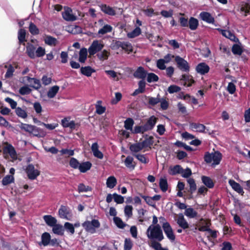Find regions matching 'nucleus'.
<instances>
[{
	"instance_id": "nucleus-1",
	"label": "nucleus",
	"mask_w": 250,
	"mask_h": 250,
	"mask_svg": "<svg viewBox=\"0 0 250 250\" xmlns=\"http://www.w3.org/2000/svg\"><path fill=\"white\" fill-rule=\"evenodd\" d=\"M147 237L150 239H156L161 241L164 239L162 230L159 225H150L146 230Z\"/></svg>"
},
{
	"instance_id": "nucleus-2",
	"label": "nucleus",
	"mask_w": 250,
	"mask_h": 250,
	"mask_svg": "<svg viewBox=\"0 0 250 250\" xmlns=\"http://www.w3.org/2000/svg\"><path fill=\"white\" fill-rule=\"evenodd\" d=\"M221 158V154L218 151L211 153L206 152L204 156V160L207 163H211L213 162L212 165L214 166L220 163Z\"/></svg>"
},
{
	"instance_id": "nucleus-3",
	"label": "nucleus",
	"mask_w": 250,
	"mask_h": 250,
	"mask_svg": "<svg viewBox=\"0 0 250 250\" xmlns=\"http://www.w3.org/2000/svg\"><path fill=\"white\" fill-rule=\"evenodd\" d=\"M86 231L93 234L96 232V229L100 227V223L98 220L93 219L91 221H86L82 224Z\"/></svg>"
},
{
	"instance_id": "nucleus-4",
	"label": "nucleus",
	"mask_w": 250,
	"mask_h": 250,
	"mask_svg": "<svg viewBox=\"0 0 250 250\" xmlns=\"http://www.w3.org/2000/svg\"><path fill=\"white\" fill-rule=\"evenodd\" d=\"M104 47V44L102 41L94 40L88 49V51L90 56H93L99 52Z\"/></svg>"
},
{
	"instance_id": "nucleus-5",
	"label": "nucleus",
	"mask_w": 250,
	"mask_h": 250,
	"mask_svg": "<svg viewBox=\"0 0 250 250\" xmlns=\"http://www.w3.org/2000/svg\"><path fill=\"white\" fill-rule=\"evenodd\" d=\"M177 67L182 71L188 72L190 69V66L188 62L179 56L175 57Z\"/></svg>"
},
{
	"instance_id": "nucleus-6",
	"label": "nucleus",
	"mask_w": 250,
	"mask_h": 250,
	"mask_svg": "<svg viewBox=\"0 0 250 250\" xmlns=\"http://www.w3.org/2000/svg\"><path fill=\"white\" fill-rule=\"evenodd\" d=\"M59 216L62 219L71 220L72 214L70 208L65 206L62 205L58 211Z\"/></svg>"
},
{
	"instance_id": "nucleus-7",
	"label": "nucleus",
	"mask_w": 250,
	"mask_h": 250,
	"mask_svg": "<svg viewBox=\"0 0 250 250\" xmlns=\"http://www.w3.org/2000/svg\"><path fill=\"white\" fill-rule=\"evenodd\" d=\"M28 178L30 180H35L40 175V171L35 168L32 164L28 165L25 169Z\"/></svg>"
},
{
	"instance_id": "nucleus-8",
	"label": "nucleus",
	"mask_w": 250,
	"mask_h": 250,
	"mask_svg": "<svg viewBox=\"0 0 250 250\" xmlns=\"http://www.w3.org/2000/svg\"><path fill=\"white\" fill-rule=\"evenodd\" d=\"M62 16L64 20L68 21H73L77 20V16L73 13L72 10L69 7L65 8L62 12Z\"/></svg>"
},
{
	"instance_id": "nucleus-9",
	"label": "nucleus",
	"mask_w": 250,
	"mask_h": 250,
	"mask_svg": "<svg viewBox=\"0 0 250 250\" xmlns=\"http://www.w3.org/2000/svg\"><path fill=\"white\" fill-rule=\"evenodd\" d=\"M162 227L167 237L172 242L175 241V236L170 224L168 222H166L163 224Z\"/></svg>"
},
{
	"instance_id": "nucleus-10",
	"label": "nucleus",
	"mask_w": 250,
	"mask_h": 250,
	"mask_svg": "<svg viewBox=\"0 0 250 250\" xmlns=\"http://www.w3.org/2000/svg\"><path fill=\"white\" fill-rule=\"evenodd\" d=\"M115 46L119 48H122L125 51L127 52L128 53L133 51V47L132 44L128 42H121V41H116L115 42Z\"/></svg>"
},
{
	"instance_id": "nucleus-11",
	"label": "nucleus",
	"mask_w": 250,
	"mask_h": 250,
	"mask_svg": "<svg viewBox=\"0 0 250 250\" xmlns=\"http://www.w3.org/2000/svg\"><path fill=\"white\" fill-rule=\"evenodd\" d=\"M200 18L203 21L208 23L213 24L215 20L213 17L208 12H202L199 14Z\"/></svg>"
},
{
	"instance_id": "nucleus-12",
	"label": "nucleus",
	"mask_w": 250,
	"mask_h": 250,
	"mask_svg": "<svg viewBox=\"0 0 250 250\" xmlns=\"http://www.w3.org/2000/svg\"><path fill=\"white\" fill-rule=\"evenodd\" d=\"M176 221L179 226L183 229H185L189 228V225L182 213H179L178 215V217Z\"/></svg>"
},
{
	"instance_id": "nucleus-13",
	"label": "nucleus",
	"mask_w": 250,
	"mask_h": 250,
	"mask_svg": "<svg viewBox=\"0 0 250 250\" xmlns=\"http://www.w3.org/2000/svg\"><path fill=\"white\" fill-rule=\"evenodd\" d=\"M157 120V118L154 116H151L147 120V121L144 125L147 131L152 130L154 128Z\"/></svg>"
},
{
	"instance_id": "nucleus-14",
	"label": "nucleus",
	"mask_w": 250,
	"mask_h": 250,
	"mask_svg": "<svg viewBox=\"0 0 250 250\" xmlns=\"http://www.w3.org/2000/svg\"><path fill=\"white\" fill-rule=\"evenodd\" d=\"M147 75V72L145 70L144 67L140 66L138 67L136 70L133 73V76L137 79L144 80Z\"/></svg>"
},
{
	"instance_id": "nucleus-15",
	"label": "nucleus",
	"mask_w": 250,
	"mask_h": 250,
	"mask_svg": "<svg viewBox=\"0 0 250 250\" xmlns=\"http://www.w3.org/2000/svg\"><path fill=\"white\" fill-rule=\"evenodd\" d=\"M3 153H8L13 159H16L17 158V153L14 147L10 144H7L3 148Z\"/></svg>"
},
{
	"instance_id": "nucleus-16",
	"label": "nucleus",
	"mask_w": 250,
	"mask_h": 250,
	"mask_svg": "<svg viewBox=\"0 0 250 250\" xmlns=\"http://www.w3.org/2000/svg\"><path fill=\"white\" fill-rule=\"evenodd\" d=\"M229 183L234 190L239 194L243 195L244 191L243 188L239 183L236 182L233 180H229Z\"/></svg>"
},
{
	"instance_id": "nucleus-17",
	"label": "nucleus",
	"mask_w": 250,
	"mask_h": 250,
	"mask_svg": "<svg viewBox=\"0 0 250 250\" xmlns=\"http://www.w3.org/2000/svg\"><path fill=\"white\" fill-rule=\"evenodd\" d=\"M209 67L204 62L200 63L196 67V71L201 75H204L207 73L209 71Z\"/></svg>"
},
{
	"instance_id": "nucleus-18",
	"label": "nucleus",
	"mask_w": 250,
	"mask_h": 250,
	"mask_svg": "<svg viewBox=\"0 0 250 250\" xmlns=\"http://www.w3.org/2000/svg\"><path fill=\"white\" fill-rule=\"evenodd\" d=\"M91 150L93 155L100 159H102L104 157L103 153L99 150V146L97 143H94L92 145Z\"/></svg>"
},
{
	"instance_id": "nucleus-19",
	"label": "nucleus",
	"mask_w": 250,
	"mask_h": 250,
	"mask_svg": "<svg viewBox=\"0 0 250 250\" xmlns=\"http://www.w3.org/2000/svg\"><path fill=\"white\" fill-rule=\"evenodd\" d=\"M43 219L46 224L50 227H52L57 223V220L50 215H44Z\"/></svg>"
},
{
	"instance_id": "nucleus-20",
	"label": "nucleus",
	"mask_w": 250,
	"mask_h": 250,
	"mask_svg": "<svg viewBox=\"0 0 250 250\" xmlns=\"http://www.w3.org/2000/svg\"><path fill=\"white\" fill-rule=\"evenodd\" d=\"M189 127L192 130L200 132H204L206 128V126L204 125L195 123H190Z\"/></svg>"
},
{
	"instance_id": "nucleus-21",
	"label": "nucleus",
	"mask_w": 250,
	"mask_h": 250,
	"mask_svg": "<svg viewBox=\"0 0 250 250\" xmlns=\"http://www.w3.org/2000/svg\"><path fill=\"white\" fill-rule=\"evenodd\" d=\"M101 10L105 14L110 15L114 16L116 14L115 11L114 9L105 4H102L100 6Z\"/></svg>"
},
{
	"instance_id": "nucleus-22",
	"label": "nucleus",
	"mask_w": 250,
	"mask_h": 250,
	"mask_svg": "<svg viewBox=\"0 0 250 250\" xmlns=\"http://www.w3.org/2000/svg\"><path fill=\"white\" fill-rule=\"evenodd\" d=\"M51 236L48 232H44L42 235V241L39 243V245H43L44 246L48 245L50 244Z\"/></svg>"
},
{
	"instance_id": "nucleus-23",
	"label": "nucleus",
	"mask_w": 250,
	"mask_h": 250,
	"mask_svg": "<svg viewBox=\"0 0 250 250\" xmlns=\"http://www.w3.org/2000/svg\"><path fill=\"white\" fill-rule=\"evenodd\" d=\"M125 166L131 170H133L136 166V164L133 162V158L131 156H128L125 161Z\"/></svg>"
},
{
	"instance_id": "nucleus-24",
	"label": "nucleus",
	"mask_w": 250,
	"mask_h": 250,
	"mask_svg": "<svg viewBox=\"0 0 250 250\" xmlns=\"http://www.w3.org/2000/svg\"><path fill=\"white\" fill-rule=\"evenodd\" d=\"M81 73L87 77H90L91 74L95 72V70L92 68L90 66H87L82 67L80 69Z\"/></svg>"
},
{
	"instance_id": "nucleus-25",
	"label": "nucleus",
	"mask_w": 250,
	"mask_h": 250,
	"mask_svg": "<svg viewBox=\"0 0 250 250\" xmlns=\"http://www.w3.org/2000/svg\"><path fill=\"white\" fill-rule=\"evenodd\" d=\"M30 134L38 137H43L45 136V133L42 129L34 125L32 129Z\"/></svg>"
},
{
	"instance_id": "nucleus-26",
	"label": "nucleus",
	"mask_w": 250,
	"mask_h": 250,
	"mask_svg": "<svg viewBox=\"0 0 250 250\" xmlns=\"http://www.w3.org/2000/svg\"><path fill=\"white\" fill-rule=\"evenodd\" d=\"M91 167L92 164L90 162H85L80 163L78 169L81 172L84 173L89 170Z\"/></svg>"
},
{
	"instance_id": "nucleus-27",
	"label": "nucleus",
	"mask_w": 250,
	"mask_h": 250,
	"mask_svg": "<svg viewBox=\"0 0 250 250\" xmlns=\"http://www.w3.org/2000/svg\"><path fill=\"white\" fill-rule=\"evenodd\" d=\"M181 80L185 81L184 85H187L188 87L191 86L192 84L194 83L192 77L186 74L182 75Z\"/></svg>"
},
{
	"instance_id": "nucleus-28",
	"label": "nucleus",
	"mask_w": 250,
	"mask_h": 250,
	"mask_svg": "<svg viewBox=\"0 0 250 250\" xmlns=\"http://www.w3.org/2000/svg\"><path fill=\"white\" fill-rule=\"evenodd\" d=\"M199 25V21L198 20L194 17H190L188 21L189 28L191 30H196Z\"/></svg>"
},
{
	"instance_id": "nucleus-29",
	"label": "nucleus",
	"mask_w": 250,
	"mask_h": 250,
	"mask_svg": "<svg viewBox=\"0 0 250 250\" xmlns=\"http://www.w3.org/2000/svg\"><path fill=\"white\" fill-rule=\"evenodd\" d=\"M189 188L188 191L192 194L197 189V186L195 180L192 178H189L187 180Z\"/></svg>"
},
{
	"instance_id": "nucleus-30",
	"label": "nucleus",
	"mask_w": 250,
	"mask_h": 250,
	"mask_svg": "<svg viewBox=\"0 0 250 250\" xmlns=\"http://www.w3.org/2000/svg\"><path fill=\"white\" fill-rule=\"evenodd\" d=\"M117 181L114 176H109L106 180V185L109 188H114L117 185Z\"/></svg>"
},
{
	"instance_id": "nucleus-31",
	"label": "nucleus",
	"mask_w": 250,
	"mask_h": 250,
	"mask_svg": "<svg viewBox=\"0 0 250 250\" xmlns=\"http://www.w3.org/2000/svg\"><path fill=\"white\" fill-rule=\"evenodd\" d=\"M88 50L85 48H82L79 52V61L83 63L85 62L87 56Z\"/></svg>"
},
{
	"instance_id": "nucleus-32",
	"label": "nucleus",
	"mask_w": 250,
	"mask_h": 250,
	"mask_svg": "<svg viewBox=\"0 0 250 250\" xmlns=\"http://www.w3.org/2000/svg\"><path fill=\"white\" fill-rule=\"evenodd\" d=\"M52 231L56 234L62 235L63 234L64 229L62 225L56 223L52 227Z\"/></svg>"
},
{
	"instance_id": "nucleus-33",
	"label": "nucleus",
	"mask_w": 250,
	"mask_h": 250,
	"mask_svg": "<svg viewBox=\"0 0 250 250\" xmlns=\"http://www.w3.org/2000/svg\"><path fill=\"white\" fill-rule=\"evenodd\" d=\"M36 47L32 44H28L26 46V53L28 56L31 59H34L35 55Z\"/></svg>"
},
{
	"instance_id": "nucleus-34",
	"label": "nucleus",
	"mask_w": 250,
	"mask_h": 250,
	"mask_svg": "<svg viewBox=\"0 0 250 250\" xmlns=\"http://www.w3.org/2000/svg\"><path fill=\"white\" fill-rule=\"evenodd\" d=\"M60 87L58 85H54L51 87L47 92V95L49 98H53L58 92Z\"/></svg>"
},
{
	"instance_id": "nucleus-35",
	"label": "nucleus",
	"mask_w": 250,
	"mask_h": 250,
	"mask_svg": "<svg viewBox=\"0 0 250 250\" xmlns=\"http://www.w3.org/2000/svg\"><path fill=\"white\" fill-rule=\"evenodd\" d=\"M45 43L50 46H55L58 43V42L57 40L51 36H46L44 39Z\"/></svg>"
},
{
	"instance_id": "nucleus-36",
	"label": "nucleus",
	"mask_w": 250,
	"mask_h": 250,
	"mask_svg": "<svg viewBox=\"0 0 250 250\" xmlns=\"http://www.w3.org/2000/svg\"><path fill=\"white\" fill-rule=\"evenodd\" d=\"M27 80L29 83H31L32 81L33 82L34 84L32 85V87H33L35 89H39L41 87V84L40 81L36 78H32L29 77H26Z\"/></svg>"
},
{
	"instance_id": "nucleus-37",
	"label": "nucleus",
	"mask_w": 250,
	"mask_h": 250,
	"mask_svg": "<svg viewBox=\"0 0 250 250\" xmlns=\"http://www.w3.org/2000/svg\"><path fill=\"white\" fill-rule=\"evenodd\" d=\"M202 182L209 188L214 187V183L210 178L209 177L203 176L201 178Z\"/></svg>"
},
{
	"instance_id": "nucleus-38",
	"label": "nucleus",
	"mask_w": 250,
	"mask_h": 250,
	"mask_svg": "<svg viewBox=\"0 0 250 250\" xmlns=\"http://www.w3.org/2000/svg\"><path fill=\"white\" fill-rule=\"evenodd\" d=\"M143 149L140 142L131 145L129 146V149L132 153H137Z\"/></svg>"
},
{
	"instance_id": "nucleus-39",
	"label": "nucleus",
	"mask_w": 250,
	"mask_h": 250,
	"mask_svg": "<svg viewBox=\"0 0 250 250\" xmlns=\"http://www.w3.org/2000/svg\"><path fill=\"white\" fill-rule=\"evenodd\" d=\"M143 149L147 147H150L153 143V137L150 136L146 138L142 142H140Z\"/></svg>"
},
{
	"instance_id": "nucleus-40",
	"label": "nucleus",
	"mask_w": 250,
	"mask_h": 250,
	"mask_svg": "<svg viewBox=\"0 0 250 250\" xmlns=\"http://www.w3.org/2000/svg\"><path fill=\"white\" fill-rule=\"evenodd\" d=\"M62 125L64 127H69L71 129H74L75 127V123L73 121H69L66 118L62 120Z\"/></svg>"
},
{
	"instance_id": "nucleus-41",
	"label": "nucleus",
	"mask_w": 250,
	"mask_h": 250,
	"mask_svg": "<svg viewBox=\"0 0 250 250\" xmlns=\"http://www.w3.org/2000/svg\"><path fill=\"white\" fill-rule=\"evenodd\" d=\"M186 216L190 218H193L197 216V212L192 208H188L185 211Z\"/></svg>"
},
{
	"instance_id": "nucleus-42",
	"label": "nucleus",
	"mask_w": 250,
	"mask_h": 250,
	"mask_svg": "<svg viewBox=\"0 0 250 250\" xmlns=\"http://www.w3.org/2000/svg\"><path fill=\"white\" fill-rule=\"evenodd\" d=\"M141 34V28L139 27H137L131 32H128L127 34V36L129 38H134L139 36Z\"/></svg>"
},
{
	"instance_id": "nucleus-43",
	"label": "nucleus",
	"mask_w": 250,
	"mask_h": 250,
	"mask_svg": "<svg viewBox=\"0 0 250 250\" xmlns=\"http://www.w3.org/2000/svg\"><path fill=\"white\" fill-rule=\"evenodd\" d=\"M15 113L19 117L22 119H25L27 117L26 111L20 107H18L15 109Z\"/></svg>"
},
{
	"instance_id": "nucleus-44",
	"label": "nucleus",
	"mask_w": 250,
	"mask_h": 250,
	"mask_svg": "<svg viewBox=\"0 0 250 250\" xmlns=\"http://www.w3.org/2000/svg\"><path fill=\"white\" fill-rule=\"evenodd\" d=\"M134 122L132 118H127L124 122V127L126 130H130L132 132V127Z\"/></svg>"
},
{
	"instance_id": "nucleus-45",
	"label": "nucleus",
	"mask_w": 250,
	"mask_h": 250,
	"mask_svg": "<svg viewBox=\"0 0 250 250\" xmlns=\"http://www.w3.org/2000/svg\"><path fill=\"white\" fill-rule=\"evenodd\" d=\"M110 55V52L106 50H104L97 54L98 58L101 61L107 60Z\"/></svg>"
},
{
	"instance_id": "nucleus-46",
	"label": "nucleus",
	"mask_w": 250,
	"mask_h": 250,
	"mask_svg": "<svg viewBox=\"0 0 250 250\" xmlns=\"http://www.w3.org/2000/svg\"><path fill=\"white\" fill-rule=\"evenodd\" d=\"M70 235H73L75 233V229L73 224L69 222H65L64 224V228Z\"/></svg>"
},
{
	"instance_id": "nucleus-47",
	"label": "nucleus",
	"mask_w": 250,
	"mask_h": 250,
	"mask_svg": "<svg viewBox=\"0 0 250 250\" xmlns=\"http://www.w3.org/2000/svg\"><path fill=\"white\" fill-rule=\"evenodd\" d=\"M159 187L163 192H166L168 188V184L166 178H161L159 182Z\"/></svg>"
},
{
	"instance_id": "nucleus-48",
	"label": "nucleus",
	"mask_w": 250,
	"mask_h": 250,
	"mask_svg": "<svg viewBox=\"0 0 250 250\" xmlns=\"http://www.w3.org/2000/svg\"><path fill=\"white\" fill-rule=\"evenodd\" d=\"M4 67L7 68V71L5 74V77L6 78H11L13 76V73L15 71L14 67L11 64H9V65H5Z\"/></svg>"
},
{
	"instance_id": "nucleus-49",
	"label": "nucleus",
	"mask_w": 250,
	"mask_h": 250,
	"mask_svg": "<svg viewBox=\"0 0 250 250\" xmlns=\"http://www.w3.org/2000/svg\"><path fill=\"white\" fill-rule=\"evenodd\" d=\"M218 30L221 31L222 35L224 37L230 39L231 41L234 40L235 36L230 31L226 30H221L220 29H218Z\"/></svg>"
},
{
	"instance_id": "nucleus-50",
	"label": "nucleus",
	"mask_w": 250,
	"mask_h": 250,
	"mask_svg": "<svg viewBox=\"0 0 250 250\" xmlns=\"http://www.w3.org/2000/svg\"><path fill=\"white\" fill-rule=\"evenodd\" d=\"M14 182V178L13 175H7L5 176L2 180V184L4 186H7L10 184Z\"/></svg>"
},
{
	"instance_id": "nucleus-51",
	"label": "nucleus",
	"mask_w": 250,
	"mask_h": 250,
	"mask_svg": "<svg viewBox=\"0 0 250 250\" xmlns=\"http://www.w3.org/2000/svg\"><path fill=\"white\" fill-rule=\"evenodd\" d=\"M240 11L245 14V16H247L250 13V3H244L242 4Z\"/></svg>"
},
{
	"instance_id": "nucleus-52",
	"label": "nucleus",
	"mask_w": 250,
	"mask_h": 250,
	"mask_svg": "<svg viewBox=\"0 0 250 250\" xmlns=\"http://www.w3.org/2000/svg\"><path fill=\"white\" fill-rule=\"evenodd\" d=\"M101 101H98L97 104L95 105L96 112L99 115H101L105 111V107L101 105Z\"/></svg>"
},
{
	"instance_id": "nucleus-53",
	"label": "nucleus",
	"mask_w": 250,
	"mask_h": 250,
	"mask_svg": "<svg viewBox=\"0 0 250 250\" xmlns=\"http://www.w3.org/2000/svg\"><path fill=\"white\" fill-rule=\"evenodd\" d=\"M29 30L33 35H36L39 34V29L37 26L33 22H30L29 26Z\"/></svg>"
},
{
	"instance_id": "nucleus-54",
	"label": "nucleus",
	"mask_w": 250,
	"mask_h": 250,
	"mask_svg": "<svg viewBox=\"0 0 250 250\" xmlns=\"http://www.w3.org/2000/svg\"><path fill=\"white\" fill-rule=\"evenodd\" d=\"M113 221L117 227L120 229H124L126 225V224L124 223L120 217H114Z\"/></svg>"
},
{
	"instance_id": "nucleus-55",
	"label": "nucleus",
	"mask_w": 250,
	"mask_h": 250,
	"mask_svg": "<svg viewBox=\"0 0 250 250\" xmlns=\"http://www.w3.org/2000/svg\"><path fill=\"white\" fill-rule=\"evenodd\" d=\"M146 131H147L144 125L141 126L137 125L134 127L132 133L134 134L144 133Z\"/></svg>"
},
{
	"instance_id": "nucleus-56",
	"label": "nucleus",
	"mask_w": 250,
	"mask_h": 250,
	"mask_svg": "<svg viewBox=\"0 0 250 250\" xmlns=\"http://www.w3.org/2000/svg\"><path fill=\"white\" fill-rule=\"evenodd\" d=\"M112 29V27L110 25L106 24L98 31V34L104 35L107 33L110 32Z\"/></svg>"
},
{
	"instance_id": "nucleus-57",
	"label": "nucleus",
	"mask_w": 250,
	"mask_h": 250,
	"mask_svg": "<svg viewBox=\"0 0 250 250\" xmlns=\"http://www.w3.org/2000/svg\"><path fill=\"white\" fill-rule=\"evenodd\" d=\"M147 81L148 83L156 82L159 80L158 76L153 73L147 74Z\"/></svg>"
},
{
	"instance_id": "nucleus-58",
	"label": "nucleus",
	"mask_w": 250,
	"mask_h": 250,
	"mask_svg": "<svg viewBox=\"0 0 250 250\" xmlns=\"http://www.w3.org/2000/svg\"><path fill=\"white\" fill-rule=\"evenodd\" d=\"M182 167L180 165H176L173 167L170 168V174L174 175L177 174H181L182 172Z\"/></svg>"
},
{
	"instance_id": "nucleus-59",
	"label": "nucleus",
	"mask_w": 250,
	"mask_h": 250,
	"mask_svg": "<svg viewBox=\"0 0 250 250\" xmlns=\"http://www.w3.org/2000/svg\"><path fill=\"white\" fill-rule=\"evenodd\" d=\"M33 125H29V124H24V123H21L20 125H19V127L23 130H24L25 131L29 133L30 134L31 132V130H32V128L33 127Z\"/></svg>"
},
{
	"instance_id": "nucleus-60",
	"label": "nucleus",
	"mask_w": 250,
	"mask_h": 250,
	"mask_svg": "<svg viewBox=\"0 0 250 250\" xmlns=\"http://www.w3.org/2000/svg\"><path fill=\"white\" fill-rule=\"evenodd\" d=\"M133 207L130 205H127L125 207L124 213L125 216L127 218H131L132 216Z\"/></svg>"
},
{
	"instance_id": "nucleus-61",
	"label": "nucleus",
	"mask_w": 250,
	"mask_h": 250,
	"mask_svg": "<svg viewBox=\"0 0 250 250\" xmlns=\"http://www.w3.org/2000/svg\"><path fill=\"white\" fill-rule=\"evenodd\" d=\"M26 31L24 29H20L18 32V40L20 43L25 41Z\"/></svg>"
},
{
	"instance_id": "nucleus-62",
	"label": "nucleus",
	"mask_w": 250,
	"mask_h": 250,
	"mask_svg": "<svg viewBox=\"0 0 250 250\" xmlns=\"http://www.w3.org/2000/svg\"><path fill=\"white\" fill-rule=\"evenodd\" d=\"M32 90L28 86H23L21 87L19 90V93L21 95H25L29 94Z\"/></svg>"
},
{
	"instance_id": "nucleus-63",
	"label": "nucleus",
	"mask_w": 250,
	"mask_h": 250,
	"mask_svg": "<svg viewBox=\"0 0 250 250\" xmlns=\"http://www.w3.org/2000/svg\"><path fill=\"white\" fill-rule=\"evenodd\" d=\"M91 190V188L89 186H86L83 184L81 183L78 185V191L79 193L87 192Z\"/></svg>"
},
{
	"instance_id": "nucleus-64",
	"label": "nucleus",
	"mask_w": 250,
	"mask_h": 250,
	"mask_svg": "<svg viewBox=\"0 0 250 250\" xmlns=\"http://www.w3.org/2000/svg\"><path fill=\"white\" fill-rule=\"evenodd\" d=\"M133 246L132 240L130 238H125L124 243V250H131Z\"/></svg>"
}]
</instances>
